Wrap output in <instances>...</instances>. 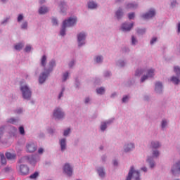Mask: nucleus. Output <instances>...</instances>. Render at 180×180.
<instances>
[{"instance_id":"f257e3e1","label":"nucleus","mask_w":180,"mask_h":180,"mask_svg":"<svg viewBox=\"0 0 180 180\" xmlns=\"http://www.w3.org/2000/svg\"><path fill=\"white\" fill-rule=\"evenodd\" d=\"M75 23H77V18H70L68 20H64L62 29L60 30V36H65L66 27H70V26H74Z\"/></svg>"},{"instance_id":"f03ea898","label":"nucleus","mask_w":180,"mask_h":180,"mask_svg":"<svg viewBox=\"0 0 180 180\" xmlns=\"http://www.w3.org/2000/svg\"><path fill=\"white\" fill-rule=\"evenodd\" d=\"M132 176L135 180H140V172L134 170V167L133 166L131 167L127 180H131Z\"/></svg>"},{"instance_id":"7ed1b4c3","label":"nucleus","mask_w":180,"mask_h":180,"mask_svg":"<svg viewBox=\"0 0 180 180\" xmlns=\"http://www.w3.org/2000/svg\"><path fill=\"white\" fill-rule=\"evenodd\" d=\"M20 91H22L24 99H30L32 97V91L27 86H21Z\"/></svg>"},{"instance_id":"20e7f679","label":"nucleus","mask_w":180,"mask_h":180,"mask_svg":"<svg viewBox=\"0 0 180 180\" xmlns=\"http://www.w3.org/2000/svg\"><path fill=\"white\" fill-rule=\"evenodd\" d=\"M25 161H27V162H30V164H34L39 161V158H36V156L34 155L25 156L21 159V162H25Z\"/></svg>"},{"instance_id":"39448f33","label":"nucleus","mask_w":180,"mask_h":180,"mask_svg":"<svg viewBox=\"0 0 180 180\" xmlns=\"http://www.w3.org/2000/svg\"><path fill=\"white\" fill-rule=\"evenodd\" d=\"M63 172H65V174L68 175V176H71V175H72V167H71L70 164L66 163L63 166Z\"/></svg>"},{"instance_id":"423d86ee","label":"nucleus","mask_w":180,"mask_h":180,"mask_svg":"<svg viewBox=\"0 0 180 180\" xmlns=\"http://www.w3.org/2000/svg\"><path fill=\"white\" fill-rule=\"evenodd\" d=\"M53 117H55L56 119H63V117H64V112L61 111V109L56 108L53 111Z\"/></svg>"},{"instance_id":"0eeeda50","label":"nucleus","mask_w":180,"mask_h":180,"mask_svg":"<svg viewBox=\"0 0 180 180\" xmlns=\"http://www.w3.org/2000/svg\"><path fill=\"white\" fill-rule=\"evenodd\" d=\"M85 37H86L85 33H79L77 35L78 44L79 47H81V46H83V44H85V42H84V41L85 40Z\"/></svg>"},{"instance_id":"6e6552de","label":"nucleus","mask_w":180,"mask_h":180,"mask_svg":"<svg viewBox=\"0 0 180 180\" xmlns=\"http://www.w3.org/2000/svg\"><path fill=\"white\" fill-rule=\"evenodd\" d=\"M153 16H155V10L150 9L148 13H146V14H143L142 15V18L143 19H150Z\"/></svg>"},{"instance_id":"1a4fd4ad","label":"nucleus","mask_w":180,"mask_h":180,"mask_svg":"<svg viewBox=\"0 0 180 180\" xmlns=\"http://www.w3.org/2000/svg\"><path fill=\"white\" fill-rule=\"evenodd\" d=\"M36 150H37V146L34 143H30L27 144V153H34V151H36Z\"/></svg>"},{"instance_id":"9d476101","label":"nucleus","mask_w":180,"mask_h":180,"mask_svg":"<svg viewBox=\"0 0 180 180\" xmlns=\"http://www.w3.org/2000/svg\"><path fill=\"white\" fill-rule=\"evenodd\" d=\"M20 174L21 175H27L29 174V167L25 165L20 166Z\"/></svg>"},{"instance_id":"9b49d317","label":"nucleus","mask_w":180,"mask_h":180,"mask_svg":"<svg viewBox=\"0 0 180 180\" xmlns=\"http://www.w3.org/2000/svg\"><path fill=\"white\" fill-rule=\"evenodd\" d=\"M154 75V70L153 69H150L149 70H148V74L146 76H143L141 78V82H144L146 81V79H148V78H151V77H153Z\"/></svg>"},{"instance_id":"f8f14e48","label":"nucleus","mask_w":180,"mask_h":180,"mask_svg":"<svg viewBox=\"0 0 180 180\" xmlns=\"http://www.w3.org/2000/svg\"><path fill=\"white\" fill-rule=\"evenodd\" d=\"M131 27H133V23L131 24H127V23H124L122 25V30L123 32H130L131 30Z\"/></svg>"},{"instance_id":"ddd939ff","label":"nucleus","mask_w":180,"mask_h":180,"mask_svg":"<svg viewBox=\"0 0 180 180\" xmlns=\"http://www.w3.org/2000/svg\"><path fill=\"white\" fill-rule=\"evenodd\" d=\"M172 172L175 175L176 172H180V161L173 165Z\"/></svg>"},{"instance_id":"4468645a","label":"nucleus","mask_w":180,"mask_h":180,"mask_svg":"<svg viewBox=\"0 0 180 180\" xmlns=\"http://www.w3.org/2000/svg\"><path fill=\"white\" fill-rule=\"evenodd\" d=\"M49 77V72H43L40 76H39V84H43L44 81H46V78Z\"/></svg>"},{"instance_id":"2eb2a0df","label":"nucleus","mask_w":180,"mask_h":180,"mask_svg":"<svg viewBox=\"0 0 180 180\" xmlns=\"http://www.w3.org/2000/svg\"><path fill=\"white\" fill-rule=\"evenodd\" d=\"M7 160H16V154L11 153V152L6 153Z\"/></svg>"},{"instance_id":"dca6fc26","label":"nucleus","mask_w":180,"mask_h":180,"mask_svg":"<svg viewBox=\"0 0 180 180\" xmlns=\"http://www.w3.org/2000/svg\"><path fill=\"white\" fill-rule=\"evenodd\" d=\"M133 148H134V145L133 143H130L124 146V151L126 153H129V151H131Z\"/></svg>"},{"instance_id":"f3484780","label":"nucleus","mask_w":180,"mask_h":180,"mask_svg":"<svg viewBox=\"0 0 180 180\" xmlns=\"http://www.w3.org/2000/svg\"><path fill=\"white\" fill-rule=\"evenodd\" d=\"M60 147H61V150L64 151L66 148L67 143H65V139H63L60 141Z\"/></svg>"},{"instance_id":"a211bd4d","label":"nucleus","mask_w":180,"mask_h":180,"mask_svg":"<svg viewBox=\"0 0 180 180\" xmlns=\"http://www.w3.org/2000/svg\"><path fill=\"white\" fill-rule=\"evenodd\" d=\"M49 12V8L47 7H41L39 10V13L40 15H44V13H47Z\"/></svg>"},{"instance_id":"6ab92c4d","label":"nucleus","mask_w":180,"mask_h":180,"mask_svg":"<svg viewBox=\"0 0 180 180\" xmlns=\"http://www.w3.org/2000/svg\"><path fill=\"white\" fill-rule=\"evenodd\" d=\"M89 9H96L98 8V4L94 1H90L88 5Z\"/></svg>"},{"instance_id":"aec40b11","label":"nucleus","mask_w":180,"mask_h":180,"mask_svg":"<svg viewBox=\"0 0 180 180\" xmlns=\"http://www.w3.org/2000/svg\"><path fill=\"white\" fill-rule=\"evenodd\" d=\"M1 157V162L2 165H6V158H5V155L3 153L0 154Z\"/></svg>"},{"instance_id":"412c9836","label":"nucleus","mask_w":180,"mask_h":180,"mask_svg":"<svg viewBox=\"0 0 180 180\" xmlns=\"http://www.w3.org/2000/svg\"><path fill=\"white\" fill-rule=\"evenodd\" d=\"M161 89H162V83L158 82L155 84V91H161Z\"/></svg>"},{"instance_id":"4be33fe9","label":"nucleus","mask_w":180,"mask_h":180,"mask_svg":"<svg viewBox=\"0 0 180 180\" xmlns=\"http://www.w3.org/2000/svg\"><path fill=\"white\" fill-rule=\"evenodd\" d=\"M47 61V57L46 55H44L41 59V65L42 67H46V62Z\"/></svg>"},{"instance_id":"5701e85b","label":"nucleus","mask_w":180,"mask_h":180,"mask_svg":"<svg viewBox=\"0 0 180 180\" xmlns=\"http://www.w3.org/2000/svg\"><path fill=\"white\" fill-rule=\"evenodd\" d=\"M171 81H172V82L174 83L175 85H178V84H179V82H180L179 78H178L175 76H173L171 78Z\"/></svg>"},{"instance_id":"b1692460","label":"nucleus","mask_w":180,"mask_h":180,"mask_svg":"<svg viewBox=\"0 0 180 180\" xmlns=\"http://www.w3.org/2000/svg\"><path fill=\"white\" fill-rule=\"evenodd\" d=\"M115 15L117 19H120L122 16H123V11L122 9H119L116 13Z\"/></svg>"},{"instance_id":"393cba45","label":"nucleus","mask_w":180,"mask_h":180,"mask_svg":"<svg viewBox=\"0 0 180 180\" xmlns=\"http://www.w3.org/2000/svg\"><path fill=\"white\" fill-rule=\"evenodd\" d=\"M98 173L99 176H101V178H103V176H105V172L103 171V168L102 167L98 168Z\"/></svg>"},{"instance_id":"a878e982","label":"nucleus","mask_w":180,"mask_h":180,"mask_svg":"<svg viewBox=\"0 0 180 180\" xmlns=\"http://www.w3.org/2000/svg\"><path fill=\"white\" fill-rule=\"evenodd\" d=\"M152 148H160V142L158 141H153L151 143Z\"/></svg>"},{"instance_id":"bb28decb","label":"nucleus","mask_w":180,"mask_h":180,"mask_svg":"<svg viewBox=\"0 0 180 180\" xmlns=\"http://www.w3.org/2000/svg\"><path fill=\"white\" fill-rule=\"evenodd\" d=\"M59 8H60V11L62 12H64V11H65V9H67V4H65V3L62 2Z\"/></svg>"},{"instance_id":"cd10ccee","label":"nucleus","mask_w":180,"mask_h":180,"mask_svg":"<svg viewBox=\"0 0 180 180\" xmlns=\"http://www.w3.org/2000/svg\"><path fill=\"white\" fill-rule=\"evenodd\" d=\"M137 4H129L127 5V9H136Z\"/></svg>"},{"instance_id":"c85d7f7f","label":"nucleus","mask_w":180,"mask_h":180,"mask_svg":"<svg viewBox=\"0 0 180 180\" xmlns=\"http://www.w3.org/2000/svg\"><path fill=\"white\" fill-rule=\"evenodd\" d=\"M107 124H109V122H103V123L101 124V130H102V131H105V130H106V125H107Z\"/></svg>"},{"instance_id":"c756f323","label":"nucleus","mask_w":180,"mask_h":180,"mask_svg":"<svg viewBox=\"0 0 180 180\" xmlns=\"http://www.w3.org/2000/svg\"><path fill=\"white\" fill-rule=\"evenodd\" d=\"M96 92H97V94H99L100 95H103V94H105V89H103V87L97 89Z\"/></svg>"},{"instance_id":"7c9ffc66","label":"nucleus","mask_w":180,"mask_h":180,"mask_svg":"<svg viewBox=\"0 0 180 180\" xmlns=\"http://www.w3.org/2000/svg\"><path fill=\"white\" fill-rule=\"evenodd\" d=\"M38 176H39V172H35L34 174L30 176V178L31 179H36V178H37Z\"/></svg>"},{"instance_id":"2f4dec72","label":"nucleus","mask_w":180,"mask_h":180,"mask_svg":"<svg viewBox=\"0 0 180 180\" xmlns=\"http://www.w3.org/2000/svg\"><path fill=\"white\" fill-rule=\"evenodd\" d=\"M23 49V44H18L17 45L15 46V49L20 51Z\"/></svg>"},{"instance_id":"473e14b6","label":"nucleus","mask_w":180,"mask_h":180,"mask_svg":"<svg viewBox=\"0 0 180 180\" xmlns=\"http://www.w3.org/2000/svg\"><path fill=\"white\" fill-rule=\"evenodd\" d=\"M174 72L178 77H180V68L178 66L174 67Z\"/></svg>"},{"instance_id":"72a5a7b5","label":"nucleus","mask_w":180,"mask_h":180,"mask_svg":"<svg viewBox=\"0 0 180 180\" xmlns=\"http://www.w3.org/2000/svg\"><path fill=\"white\" fill-rule=\"evenodd\" d=\"M19 131H20V134L23 136L25 134V128L23 127H20Z\"/></svg>"},{"instance_id":"f704fd0d","label":"nucleus","mask_w":180,"mask_h":180,"mask_svg":"<svg viewBox=\"0 0 180 180\" xmlns=\"http://www.w3.org/2000/svg\"><path fill=\"white\" fill-rule=\"evenodd\" d=\"M147 161L149 162L150 168H154V162H152L150 158H148Z\"/></svg>"},{"instance_id":"c9c22d12","label":"nucleus","mask_w":180,"mask_h":180,"mask_svg":"<svg viewBox=\"0 0 180 180\" xmlns=\"http://www.w3.org/2000/svg\"><path fill=\"white\" fill-rule=\"evenodd\" d=\"M8 122L15 124V123H16V120L15 118H11L10 120H8Z\"/></svg>"},{"instance_id":"e433bc0d","label":"nucleus","mask_w":180,"mask_h":180,"mask_svg":"<svg viewBox=\"0 0 180 180\" xmlns=\"http://www.w3.org/2000/svg\"><path fill=\"white\" fill-rule=\"evenodd\" d=\"M32 50V46H30V45L27 46L25 49V51H26V53H29V51H30Z\"/></svg>"},{"instance_id":"4c0bfd02","label":"nucleus","mask_w":180,"mask_h":180,"mask_svg":"<svg viewBox=\"0 0 180 180\" xmlns=\"http://www.w3.org/2000/svg\"><path fill=\"white\" fill-rule=\"evenodd\" d=\"M102 60H103L102 56H98L96 59V63H102Z\"/></svg>"},{"instance_id":"58836bf2","label":"nucleus","mask_w":180,"mask_h":180,"mask_svg":"<svg viewBox=\"0 0 180 180\" xmlns=\"http://www.w3.org/2000/svg\"><path fill=\"white\" fill-rule=\"evenodd\" d=\"M153 157H158L160 155V152H158V150H155L153 153Z\"/></svg>"},{"instance_id":"ea45409f","label":"nucleus","mask_w":180,"mask_h":180,"mask_svg":"<svg viewBox=\"0 0 180 180\" xmlns=\"http://www.w3.org/2000/svg\"><path fill=\"white\" fill-rule=\"evenodd\" d=\"M141 74H143V70H136L135 75H136V77H139V75H141Z\"/></svg>"},{"instance_id":"a19ab883","label":"nucleus","mask_w":180,"mask_h":180,"mask_svg":"<svg viewBox=\"0 0 180 180\" xmlns=\"http://www.w3.org/2000/svg\"><path fill=\"white\" fill-rule=\"evenodd\" d=\"M21 27L22 29H27V22H25L24 23H22Z\"/></svg>"},{"instance_id":"79ce46f5","label":"nucleus","mask_w":180,"mask_h":180,"mask_svg":"<svg viewBox=\"0 0 180 180\" xmlns=\"http://www.w3.org/2000/svg\"><path fill=\"white\" fill-rule=\"evenodd\" d=\"M71 131V129L70 128H68V129L65 130L63 136H67L68 134H70V131Z\"/></svg>"},{"instance_id":"37998d69","label":"nucleus","mask_w":180,"mask_h":180,"mask_svg":"<svg viewBox=\"0 0 180 180\" xmlns=\"http://www.w3.org/2000/svg\"><path fill=\"white\" fill-rule=\"evenodd\" d=\"M138 33L139 34H143V33H146V30H144V29H139V30H138Z\"/></svg>"},{"instance_id":"c03bdc74","label":"nucleus","mask_w":180,"mask_h":180,"mask_svg":"<svg viewBox=\"0 0 180 180\" xmlns=\"http://www.w3.org/2000/svg\"><path fill=\"white\" fill-rule=\"evenodd\" d=\"M22 20H23V15L20 14L18 17V22H20Z\"/></svg>"},{"instance_id":"a18cd8bd","label":"nucleus","mask_w":180,"mask_h":180,"mask_svg":"<svg viewBox=\"0 0 180 180\" xmlns=\"http://www.w3.org/2000/svg\"><path fill=\"white\" fill-rule=\"evenodd\" d=\"M4 127H0V139H1V137H2V135L4 134Z\"/></svg>"},{"instance_id":"49530a36","label":"nucleus","mask_w":180,"mask_h":180,"mask_svg":"<svg viewBox=\"0 0 180 180\" xmlns=\"http://www.w3.org/2000/svg\"><path fill=\"white\" fill-rule=\"evenodd\" d=\"M67 78H68V72L63 75V81H67Z\"/></svg>"},{"instance_id":"de8ad7c7","label":"nucleus","mask_w":180,"mask_h":180,"mask_svg":"<svg viewBox=\"0 0 180 180\" xmlns=\"http://www.w3.org/2000/svg\"><path fill=\"white\" fill-rule=\"evenodd\" d=\"M131 43L132 44H136V43H137V40L134 38V36L131 37Z\"/></svg>"},{"instance_id":"09e8293b","label":"nucleus","mask_w":180,"mask_h":180,"mask_svg":"<svg viewBox=\"0 0 180 180\" xmlns=\"http://www.w3.org/2000/svg\"><path fill=\"white\" fill-rule=\"evenodd\" d=\"M165 126H167V121L165 120H163L162 122V129H164V127H165Z\"/></svg>"},{"instance_id":"8fccbe9b","label":"nucleus","mask_w":180,"mask_h":180,"mask_svg":"<svg viewBox=\"0 0 180 180\" xmlns=\"http://www.w3.org/2000/svg\"><path fill=\"white\" fill-rule=\"evenodd\" d=\"M128 18L130 20L134 19V13H129V15H128Z\"/></svg>"},{"instance_id":"3c124183","label":"nucleus","mask_w":180,"mask_h":180,"mask_svg":"<svg viewBox=\"0 0 180 180\" xmlns=\"http://www.w3.org/2000/svg\"><path fill=\"white\" fill-rule=\"evenodd\" d=\"M127 101H129V96H125L124 97L122 98V102H127Z\"/></svg>"},{"instance_id":"603ef678","label":"nucleus","mask_w":180,"mask_h":180,"mask_svg":"<svg viewBox=\"0 0 180 180\" xmlns=\"http://www.w3.org/2000/svg\"><path fill=\"white\" fill-rule=\"evenodd\" d=\"M64 91H65V89H62V91L60 92V94H59V96H58V99H60L61 98V96H63V94H64Z\"/></svg>"},{"instance_id":"864d4df0","label":"nucleus","mask_w":180,"mask_h":180,"mask_svg":"<svg viewBox=\"0 0 180 180\" xmlns=\"http://www.w3.org/2000/svg\"><path fill=\"white\" fill-rule=\"evenodd\" d=\"M52 23H53V25H54L55 26L57 25H58L57 19L53 18V19H52Z\"/></svg>"},{"instance_id":"5fc2aeb1","label":"nucleus","mask_w":180,"mask_h":180,"mask_svg":"<svg viewBox=\"0 0 180 180\" xmlns=\"http://www.w3.org/2000/svg\"><path fill=\"white\" fill-rule=\"evenodd\" d=\"M44 152V149H43V148H40L38 150V153H39V154H43Z\"/></svg>"},{"instance_id":"6e6d98bb","label":"nucleus","mask_w":180,"mask_h":180,"mask_svg":"<svg viewBox=\"0 0 180 180\" xmlns=\"http://www.w3.org/2000/svg\"><path fill=\"white\" fill-rule=\"evenodd\" d=\"M157 41V38H153L152 40L150 41V44H154Z\"/></svg>"},{"instance_id":"4d7b16f0","label":"nucleus","mask_w":180,"mask_h":180,"mask_svg":"<svg viewBox=\"0 0 180 180\" xmlns=\"http://www.w3.org/2000/svg\"><path fill=\"white\" fill-rule=\"evenodd\" d=\"M171 5H172V6H175V5H176V1H173V2H172Z\"/></svg>"},{"instance_id":"13d9d810","label":"nucleus","mask_w":180,"mask_h":180,"mask_svg":"<svg viewBox=\"0 0 180 180\" xmlns=\"http://www.w3.org/2000/svg\"><path fill=\"white\" fill-rule=\"evenodd\" d=\"M50 65H51V67H53V65H56V62H54V61H51V62H50Z\"/></svg>"},{"instance_id":"bf43d9fd","label":"nucleus","mask_w":180,"mask_h":180,"mask_svg":"<svg viewBox=\"0 0 180 180\" xmlns=\"http://www.w3.org/2000/svg\"><path fill=\"white\" fill-rule=\"evenodd\" d=\"M141 169H142V171H143L144 172H147V167H142Z\"/></svg>"},{"instance_id":"052dcab7","label":"nucleus","mask_w":180,"mask_h":180,"mask_svg":"<svg viewBox=\"0 0 180 180\" xmlns=\"http://www.w3.org/2000/svg\"><path fill=\"white\" fill-rule=\"evenodd\" d=\"M72 65H74V61L70 62V63L69 64V66L70 68L72 67Z\"/></svg>"},{"instance_id":"680f3d73","label":"nucleus","mask_w":180,"mask_h":180,"mask_svg":"<svg viewBox=\"0 0 180 180\" xmlns=\"http://www.w3.org/2000/svg\"><path fill=\"white\" fill-rule=\"evenodd\" d=\"M178 33H180V22L178 24Z\"/></svg>"},{"instance_id":"e2e57ef3","label":"nucleus","mask_w":180,"mask_h":180,"mask_svg":"<svg viewBox=\"0 0 180 180\" xmlns=\"http://www.w3.org/2000/svg\"><path fill=\"white\" fill-rule=\"evenodd\" d=\"M105 75V77H109V75H110V73L109 72H106Z\"/></svg>"},{"instance_id":"0e129e2a","label":"nucleus","mask_w":180,"mask_h":180,"mask_svg":"<svg viewBox=\"0 0 180 180\" xmlns=\"http://www.w3.org/2000/svg\"><path fill=\"white\" fill-rule=\"evenodd\" d=\"M88 102H89V98L85 99V103H88Z\"/></svg>"},{"instance_id":"69168bd1","label":"nucleus","mask_w":180,"mask_h":180,"mask_svg":"<svg viewBox=\"0 0 180 180\" xmlns=\"http://www.w3.org/2000/svg\"><path fill=\"white\" fill-rule=\"evenodd\" d=\"M113 165H117V161L115 160V161L113 162Z\"/></svg>"},{"instance_id":"338daca9","label":"nucleus","mask_w":180,"mask_h":180,"mask_svg":"<svg viewBox=\"0 0 180 180\" xmlns=\"http://www.w3.org/2000/svg\"><path fill=\"white\" fill-rule=\"evenodd\" d=\"M45 1L46 0H40V4H44Z\"/></svg>"},{"instance_id":"774afa93","label":"nucleus","mask_w":180,"mask_h":180,"mask_svg":"<svg viewBox=\"0 0 180 180\" xmlns=\"http://www.w3.org/2000/svg\"><path fill=\"white\" fill-rule=\"evenodd\" d=\"M22 112V110H18V111H17V113H21Z\"/></svg>"}]
</instances>
